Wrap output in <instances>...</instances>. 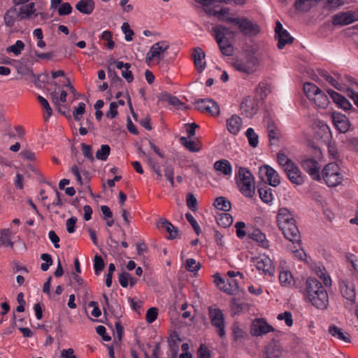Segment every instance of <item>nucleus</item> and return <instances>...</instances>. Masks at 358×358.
Returning <instances> with one entry per match:
<instances>
[{
  "label": "nucleus",
  "instance_id": "55",
  "mask_svg": "<svg viewBox=\"0 0 358 358\" xmlns=\"http://www.w3.org/2000/svg\"><path fill=\"white\" fill-rule=\"evenodd\" d=\"M201 267L199 263H197L194 259H187L186 260L185 268L189 272H196Z\"/></svg>",
  "mask_w": 358,
  "mask_h": 358
},
{
  "label": "nucleus",
  "instance_id": "10",
  "mask_svg": "<svg viewBox=\"0 0 358 358\" xmlns=\"http://www.w3.org/2000/svg\"><path fill=\"white\" fill-rule=\"evenodd\" d=\"M357 20L355 12H341L332 17L334 25L345 26Z\"/></svg>",
  "mask_w": 358,
  "mask_h": 358
},
{
  "label": "nucleus",
  "instance_id": "11",
  "mask_svg": "<svg viewBox=\"0 0 358 358\" xmlns=\"http://www.w3.org/2000/svg\"><path fill=\"white\" fill-rule=\"evenodd\" d=\"M255 266L259 271H262L264 274L273 275L275 268L273 266L272 260L266 255H261L256 259Z\"/></svg>",
  "mask_w": 358,
  "mask_h": 358
},
{
  "label": "nucleus",
  "instance_id": "1",
  "mask_svg": "<svg viewBox=\"0 0 358 358\" xmlns=\"http://www.w3.org/2000/svg\"><path fill=\"white\" fill-rule=\"evenodd\" d=\"M260 64V60L257 56V50L255 48H247L240 58H237L232 64L234 68L247 75L255 73Z\"/></svg>",
  "mask_w": 358,
  "mask_h": 358
},
{
  "label": "nucleus",
  "instance_id": "33",
  "mask_svg": "<svg viewBox=\"0 0 358 358\" xmlns=\"http://www.w3.org/2000/svg\"><path fill=\"white\" fill-rule=\"evenodd\" d=\"M35 3L31 2L20 8V10L17 11L18 17L20 18V20L27 19L29 18L30 16L35 13Z\"/></svg>",
  "mask_w": 358,
  "mask_h": 358
},
{
  "label": "nucleus",
  "instance_id": "19",
  "mask_svg": "<svg viewBox=\"0 0 358 358\" xmlns=\"http://www.w3.org/2000/svg\"><path fill=\"white\" fill-rule=\"evenodd\" d=\"M306 295L308 299L316 294L321 289H325L321 282L314 278H308L306 282Z\"/></svg>",
  "mask_w": 358,
  "mask_h": 358
},
{
  "label": "nucleus",
  "instance_id": "27",
  "mask_svg": "<svg viewBox=\"0 0 358 358\" xmlns=\"http://www.w3.org/2000/svg\"><path fill=\"white\" fill-rule=\"evenodd\" d=\"M265 353V358H279L281 355V347L277 341L273 340L266 347Z\"/></svg>",
  "mask_w": 358,
  "mask_h": 358
},
{
  "label": "nucleus",
  "instance_id": "22",
  "mask_svg": "<svg viewBox=\"0 0 358 358\" xmlns=\"http://www.w3.org/2000/svg\"><path fill=\"white\" fill-rule=\"evenodd\" d=\"M242 120L241 118L234 115L227 120V127L228 131L232 134H237L241 127Z\"/></svg>",
  "mask_w": 358,
  "mask_h": 358
},
{
  "label": "nucleus",
  "instance_id": "4",
  "mask_svg": "<svg viewBox=\"0 0 358 358\" xmlns=\"http://www.w3.org/2000/svg\"><path fill=\"white\" fill-rule=\"evenodd\" d=\"M322 177L329 187H335L341 182V176L338 172V166L336 164H328L322 171Z\"/></svg>",
  "mask_w": 358,
  "mask_h": 358
},
{
  "label": "nucleus",
  "instance_id": "3",
  "mask_svg": "<svg viewBox=\"0 0 358 358\" xmlns=\"http://www.w3.org/2000/svg\"><path fill=\"white\" fill-rule=\"evenodd\" d=\"M226 21L237 26L245 36L253 37L260 31L259 25L247 17H227Z\"/></svg>",
  "mask_w": 358,
  "mask_h": 358
},
{
  "label": "nucleus",
  "instance_id": "54",
  "mask_svg": "<svg viewBox=\"0 0 358 358\" xmlns=\"http://www.w3.org/2000/svg\"><path fill=\"white\" fill-rule=\"evenodd\" d=\"M41 259L45 262L41 264V268L42 271H46L53 264L52 257L49 254L43 253L41 255Z\"/></svg>",
  "mask_w": 358,
  "mask_h": 358
},
{
  "label": "nucleus",
  "instance_id": "39",
  "mask_svg": "<svg viewBox=\"0 0 358 358\" xmlns=\"http://www.w3.org/2000/svg\"><path fill=\"white\" fill-rule=\"evenodd\" d=\"M214 206L218 210L224 212L229 211L231 208V202L224 196L217 197L215 201Z\"/></svg>",
  "mask_w": 358,
  "mask_h": 358
},
{
  "label": "nucleus",
  "instance_id": "47",
  "mask_svg": "<svg viewBox=\"0 0 358 358\" xmlns=\"http://www.w3.org/2000/svg\"><path fill=\"white\" fill-rule=\"evenodd\" d=\"M245 136L248 140L249 144L252 148H256L259 143V136L255 132L252 128H249L245 132Z\"/></svg>",
  "mask_w": 358,
  "mask_h": 358
},
{
  "label": "nucleus",
  "instance_id": "44",
  "mask_svg": "<svg viewBox=\"0 0 358 358\" xmlns=\"http://www.w3.org/2000/svg\"><path fill=\"white\" fill-rule=\"evenodd\" d=\"M164 172L166 178L169 181L171 187H174V168L168 161H166L164 164Z\"/></svg>",
  "mask_w": 358,
  "mask_h": 358
},
{
  "label": "nucleus",
  "instance_id": "7",
  "mask_svg": "<svg viewBox=\"0 0 358 358\" xmlns=\"http://www.w3.org/2000/svg\"><path fill=\"white\" fill-rule=\"evenodd\" d=\"M340 290L342 296L350 303V305L355 303V285L350 279L342 280L340 284Z\"/></svg>",
  "mask_w": 358,
  "mask_h": 358
},
{
  "label": "nucleus",
  "instance_id": "40",
  "mask_svg": "<svg viewBox=\"0 0 358 358\" xmlns=\"http://www.w3.org/2000/svg\"><path fill=\"white\" fill-rule=\"evenodd\" d=\"M266 129L270 140L278 138L280 136V131L272 120L269 119L267 120Z\"/></svg>",
  "mask_w": 358,
  "mask_h": 358
},
{
  "label": "nucleus",
  "instance_id": "16",
  "mask_svg": "<svg viewBox=\"0 0 358 358\" xmlns=\"http://www.w3.org/2000/svg\"><path fill=\"white\" fill-rule=\"evenodd\" d=\"M216 29L217 30V31H220L217 29ZM215 39L220 47V51L224 55L231 56L233 55L234 48L226 36H223L221 32H218Z\"/></svg>",
  "mask_w": 358,
  "mask_h": 358
},
{
  "label": "nucleus",
  "instance_id": "8",
  "mask_svg": "<svg viewBox=\"0 0 358 358\" xmlns=\"http://www.w3.org/2000/svg\"><path fill=\"white\" fill-rule=\"evenodd\" d=\"M279 229L282 231L285 237L289 241H292L293 243H299L301 242V235L296 225V222L280 226Z\"/></svg>",
  "mask_w": 358,
  "mask_h": 358
},
{
  "label": "nucleus",
  "instance_id": "24",
  "mask_svg": "<svg viewBox=\"0 0 358 358\" xmlns=\"http://www.w3.org/2000/svg\"><path fill=\"white\" fill-rule=\"evenodd\" d=\"M192 57L198 71L201 72L206 67V62H203V59L205 58V52L201 50V48L196 47L194 49Z\"/></svg>",
  "mask_w": 358,
  "mask_h": 358
},
{
  "label": "nucleus",
  "instance_id": "9",
  "mask_svg": "<svg viewBox=\"0 0 358 358\" xmlns=\"http://www.w3.org/2000/svg\"><path fill=\"white\" fill-rule=\"evenodd\" d=\"M169 45L168 42L162 41L155 43L146 55V62L150 63L153 59H162V55L168 50Z\"/></svg>",
  "mask_w": 358,
  "mask_h": 358
},
{
  "label": "nucleus",
  "instance_id": "34",
  "mask_svg": "<svg viewBox=\"0 0 358 358\" xmlns=\"http://www.w3.org/2000/svg\"><path fill=\"white\" fill-rule=\"evenodd\" d=\"M187 138H188L184 136L181 137L180 138L181 144L190 152H199L201 148V143L198 141L196 142L194 141L188 140Z\"/></svg>",
  "mask_w": 358,
  "mask_h": 358
},
{
  "label": "nucleus",
  "instance_id": "64",
  "mask_svg": "<svg viewBox=\"0 0 358 358\" xmlns=\"http://www.w3.org/2000/svg\"><path fill=\"white\" fill-rule=\"evenodd\" d=\"M198 358H210V355L208 349L204 345H201L198 352Z\"/></svg>",
  "mask_w": 358,
  "mask_h": 358
},
{
  "label": "nucleus",
  "instance_id": "13",
  "mask_svg": "<svg viewBox=\"0 0 358 358\" xmlns=\"http://www.w3.org/2000/svg\"><path fill=\"white\" fill-rule=\"evenodd\" d=\"M303 169L306 171L313 179L319 180L320 176L319 173L320 167L316 160L312 158H308L301 161Z\"/></svg>",
  "mask_w": 358,
  "mask_h": 358
},
{
  "label": "nucleus",
  "instance_id": "41",
  "mask_svg": "<svg viewBox=\"0 0 358 358\" xmlns=\"http://www.w3.org/2000/svg\"><path fill=\"white\" fill-rule=\"evenodd\" d=\"M320 90L317 86L311 83H306L303 85V92L310 101L312 100L313 96H315Z\"/></svg>",
  "mask_w": 358,
  "mask_h": 358
},
{
  "label": "nucleus",
  "instance_id": "59",
  "mask_svg": "<svg viewBox=\"0 0 358 358\" xmlns=\"http://www.w3.org/2000/svg\"><path fill=\"white\" fill-rule=\"evenodd\" d=\"M185 217H186L187 220L189 222V223L193 227L195 233L197 235H199L201 234V228L199 226L197 222L196 221V220L193 217V215L192 214H190L189 213H186Z\"/></svg>",
  "mask_w": 358,
  "mask_h": 358
},
{
  "label": "nucleus",
  "instance_id": "35",
  "mask_svg": "<svg viewBox=\"0 0 358 358\" xmlns=\"http://www.w3.org/2000/svg\"><path fill=\"white\" fill-rule=\"evenodd\" d=\"M18 17V13L15 7H11L4 15V22L7 27H13L16 18Z\"/></svg>",
  "mask_w": 358,
  "mask_h": 358
},
{
  "label": "nucleus",
  "instance_id": "63",
  "mask_svg": "<svg viewBox=\"0 0 358 358\" xmlns=\"http://www.w3.org/2000/svg\"><path fill=\"white\" fill-rule=\"evenodd\" d=\"M278 320H285V324L288 327H291L293 324L292 315L291 312L285 311L283 313H280L277 317Z\"/></svg>",
  "mask_w": 358,
  "mask_h": 358
},
{
  "label": "nucleus",
  "instance_id": "61",
  "mask_svg": "<svg viewBox=\"0 0 358 358\" xmlns=\"http://www.w3.org/2000/svg\"><path fill=\"white\" fill-rule=\"evenodd\" d=\"M72 7L69 3L65 2L61 4L57 8L58 13L60 16L69 15L72 12Z\"/></svg>",
  "mask_w": 358,
  "mask_h": 358
},
{
  "label": "nucleus",
  "instance_id": "49",
  "mask_svg": "<svg viewBox=\"0 0 358 358\" xmlns=\"http://www.w3.org/2000/svg\"><path fill=\"white\" fill-rule=\"evenodd\" d=\"M280 282L283 286L290 285L293 281L292 273L288 271H282L279 275Z\"/></svg>",
  "mask_w": 358,
  "mask_h": 358
},
{
  "label": "nucleus",
  "instance_id": "37",
  "mask_svg": "<svg viewBox=\"0 0 358 358\" xmlns=\"http://www.w3.org/2000/svg\"><path fill=\"white\" fill-rule=\"evenodd\" d=\"M318 0H296L295 8L296 10L307 12L308 11Z\"/></svg>",
  "mask_w": 358,
  "mask_h": 358
},
{
  "label": "nucleus",
  "instance_id": "5",
  "mask_svg": "<svg viewBox=\"0 0 358 358\" xmlns=\"http://www.w3.org/2000/svg\"><path fill=\"white\" fill-rule=\"evenodd\" d=\"M196 108L201 112H206L213 116L220 115L218 104L211 99H201L195 101Z\"/></svg>",
  "mask_w": 358,
  "mask_h": 358
},
{
  "label": "nucleus",
  "instance_id": "15",
  "mask_svg": "<svg viewBox=\"0 0 358 358\" xmlns=\"http://www.w3.org/2000/svg\"><path fill=\"white\" fill-rule=\"evenodd\" d=\"M241 109L247 117H252L257 112V102L254 99L247 97L241 103Z\"/></svg>",
  "mask_w": 358,
  "mask_h": 358
},
{
  "label": "nucleus",
  "instance_id": "50",
  "mask_svg": "<svg viewBox=\"0 0 358 358\" xmlns=\"http://www.w3.org/2000/svg\"><path fill=\"white\" fill-rule=\"evenodd\" d=\"M24 48V43L22 41H17L14 45L8 46L6 48V51L8 52H13L15 55H18L21 53Z\"/></svg>",
  "mask_w": 358,
  "mask_h": 358
},
{
  "label": "nucleus",
  "instance_id": "2",
  "mask_svg": "<svg viewBox=\"0 0 358 358\" xmlns=\"http://www.w3.org/2000/svg\"><path fill=\"white\" fill-rule=\"evenodd\" d=\"M236 183L240 192L246 197L251 198L255 193L254 177L252 173L244 167L238 169L236 175Z\"/></svg>",
  "mask_w": 358,
  "mask_h": 358
},
{
  "label": "nucleus",
  "instance_id": "57",
  "mask_svg": "<svg viewBox=\"0 0 358 358\" xmlns=\"http://www.w3.org/2000/svg\"><path fill=\"white\" fill-rule=\"evenodd\" d=\"M148 164L150 166L152 171L157 174V179L162 180V173L160 170L159 164L157 162H154L151 157H148Z\"/></svg>",
  "mask_w": 358,
  "mask_h": 358
},
{
  "label": "nucleus",
  "instance_id": "32",
  "mask_svg": "<svg viewBox=\"0 0 358 358\" xmlns=\"http://www.w3.org/2000/svg\"><path fill=\"white\" fill-rule=\"evenodd\" d=\"M318 73L321 77L324 78L329 84H331L338 90L343 91L345 89L344 85L340 83L335 78L331 76L327 71L320 69L318 71Z\"/></svg>",
  "mask_w": 358,
  "mask_h": 358
},
{
  "label": "nucleus",
  "instance_id": "36",
  "mask_svg": "<svg viewBox=\"0 0 358 358\" xmlns=\"http://www.w3.org/2000/svg\"><path fill=\"white\" fill-rule=\"evenodd\" d=\"M180 341L181 339L176 332L171 334L168 338L169 345L171 351L173 353V358H176L177 357L178 352V344Z\"/></svg>",
  "mask_w": 358,
  "mask_h": 358
},
{
  "label": "nucleus",
  "instance_id": "17",
  "mask_svg": "<svg viewBox=\"0 0 358 358\" xmlns=\"http://www.w3.org/2000/svg\"><path fill=\"white\" fill-rule=\"evenodd\" d=\"M289 180L296 185H301L304 182V176L299 167L294 164L285 171Z\"/></svg>",
  "mask_w": 358,
  "mask_h": 358
},
{
  "label": "nucleus",
  "instance_id": "30",
  "mask_svg": "<svg viewBox=\"0 0 358 358\" xmlns=\"http://www.w3.org/2000/svg\"><path fill=\"white\" fill-rule=\"evenodd\" d=\"M275 38L278 40L277 46L279 49L282 50L285 45L292 44L294 41V38L290 36L287 30L282 31L280 34L275 35Z\"/></svg>",
  "mask_w": 358,
  "mask_h": 358
},
{
  "label": "nucleus",
  "instance_id": "21",
  "mask_svg": "<svg viewBox=\"0 0 358 358\" xmlns=\"http://www.w3.org/2000/svg\"><path fill=\"white\" fill-rule=\"evenodd\" d=\"M327 93L330 96L331 99L336 104V106L343 110H348L351 108V104L349 101L343 95L338 94V92L329 90H327Z\"/></svg>",
  "mask_w": 358,
  "mask_h": 358
},
{
  "label": "nucleus",
  "instance_id": "14",
  "mask_svg": "<svg viewBox=\"0 0 358 358\" xmlns=\"http://www.w3.org/2000/svg\"><path fill=\"white\" fill-rule=\"evenodd\" d=\"M308 299L311 302L313 306L322 310L327 308L329 302L328 294L325 289H321L316 294H314Z\"/></svg>",
  "mask_w": 358,
  "mask_h": 358
},
{
  "label": "nucleus",
  "instance_id": "56",
  "mask_svg": "<svg viewBox=\"0 0 358 358\" xmlns=\"http://www.w3.org/2000/svg\"><path fill=\"white\" fill-rule=\"evenodd\" d=\"M85 113V104L83 102L78 103V107L75 108L73 111V118L79 121L82 115Z\"/></svg>",
  "mask_w": 358,
  "mask_h": 358
},
{
  "label": "nucleus",
  "instance_id": "6",
  "mask_svg": "<svg viewBox=\"0 0 358 358\" xmlns=\"http://www.w3.org/2000/svg\"><path fill=\"white\" fill-rule=\"evenodd\" d=\"M209 317L212 324L217 328V332L220 337L225 334L224 315L220 309L209 308Z\"/></svg>",
  "mask_w": 358,
  "mask_h": 358
},
{
  "label": "nucleus",
  "instance_id": "12",
  "mask_svg": "<svg viewBox=\"0 0 358 358\" xmlns=\"http://www.w3.org/2000/svg\"><path fill=\"white\" fill-rule=\"evenodd\" d=\"M273 331V327L269 325L264 319L255 320L251 326V334L256 336Z\"/></svg>",
  "mask_w": 358,
  "mask_h": 358
},
{
  "label": "nucleus",
  "instance_id": "62",
  "mask_svg": "<svg viewBox=\"0 0 358 358\" xmlns=\"http://www.w3.org/2000/svg\"><path fill=\"white\" fill-rule=\"evenodd\" d=\"M158 309L155 307L149 308L146 313V321L148 323H152L157 317Z\"/></svg>",
  "mask_w": 358,
  "mask_h": 358
},
{
  "label": "nucleus",
  "instance_id": "29",
  "mask_svg": "<svg viewBox=\"0 0 358 358\" xmlns=\"http://www.w3.org/2000/svg\"><path fill=\"white\" fill-rule=\"evenodd\" d=\"M329 334L334 338L343 341L345 343H350V336L348 333H344L342 329L336 325H330L329 327Z\"/></svg>",
  "mask_w": 358,
  "mask_h": 358
},
{
  "label": "nucleus",
  "instance_id": "48",
  "mask_svg": "<svg viewBox=\"0 0 358 358\" xmlns=\"http://www.w3.org/2000/svg\"><path fill=\"white\" fill-rule=\"evenodd\" d=\"M110 152V148L108 145H102L96 152V158L101 161H106Z\"/></svg>",
  "mask_w": 358,
  "mask_h": 358
},
{
  "label": "nucleus",
  "instance_id": "28",
  "mask_svg": "<svg viewBox=\"0 0 358 358\" xmlns=\"http://www.w3.org/2000/svg\"><path fill=\"white\" fill-rule=\"evenodd\" d=\"M310 101L313 103L317 107L321 108H327L329 103V100L327 95L321 90H320L315 96H313V98Z\"/></svg>",
  "mask_w": 358,
  "mask_h": 358
},
{
  "label": "nucleus",
  "instance_id": "20",
  "mask_svg": "<svg viewBox=\"0 0 358 358\" xmlns=\"http://www.w3.org/2000/svg\"><path fill=\"white\" fill-rule=\"evenodd\" d=\"M260 171H265L268 184L273 187H277L280 183V176L278 172L268 165H264L260 167Z\"/></svg>",
  "mask_w": 358,
  "mask_h": 358
},
{
  "label": "nucleus",
  "instance_id": "38",
  "mask_svg": "<svg viewBox=\"0 0 358 358\" xmlns=\"http://www.w3.org/2000/svg\"><path fill=\"white\" fill-rule=\"evenodd\" d=\"M159 99L162 101H167L169 104L177 108H179L183 105V103L176 96H172L166 92H163L160 94Z\"/></svg>",
  "mask_w": 358,
  "mask_h": 358
},
{
  "label": "nucleus",
  "instance_id": "58",
  "mask_svg": "<svg viewBox=\"0 0 358 358\" xmlns=\"http://www.w3.org/2000/svg\"><path fill=\"white\" fill-rule=\"evenodd\" d=\"M81 148L84 157L91 162H93L94 160V157L92 155V147L85 143H82Z\"/></svg>",
  "mask_w": 358,
  "mask_h": 358
},
{
  "label": "nucleus",
  "instance_id": "43",
  "mask_svg": "<svg viewBox=\"0 0 358 358\" xmlns=\"http://www.w3.org/2000/svg\"><path fill=\"white\" fill-rule=\"evenodd\" d=\"M258 192L263 202L268 203L273 201V196L272 194V189L271 188L268 187L264 188H259L258 189Z\"/></svg>",
  "mask_w": 358,
  "mask_h": 358
},
{
  "label": "nucleus",
  "instance_id": "60",
  "mask_svg": "<svg viewBox=\"0 0 358 358\" xmlns=\"http://www.w3.org/2000/svg\"><path fill=\"white\" fill-rule=\"evenodd\" d=\"M187 206L194 212L197 210V200L192 193H188L187 195Z\"/></svg>",
  "mask_w": 358,
  "mask_h": 358
},
{
  "label": "nucleus",
  "instance_id": "23",
  "mask_svg": "<svg viewBox=\"0 0 358 358\" xmlns=\"http://www.w3.org/2000/svg\"><path fill=\"white\" fill-rule=\"evenodd\" d=\"M277 222L278 227H280L285 224L294 222L295 220L288 209L282 208L278 211Z\"/></svg>",
  "mask_w": 358,
  "mask_h": 358
},
{
  "label": "nucleus",
  "instance_id": "42",
  "mask_svg": "<svg viewBox=\"0 0 358 358\" xmlns=\"http://www.w3.org/2000/svg\"><path fill=\"white\" fill-rule=\"evenodd\" d=\"M233 222L232 216L227 213H222L217 217V223L220 227L227 228L231 225Z\"/></svg>",
  "mask_w": 358,
  "mask_h": 358
},
{
  "label": "nucleus",
  "instance_id": "53",
  "mask_svg": "<svg viewBox=\"0 0 358 358\" xmlns=\"http://www.w3.org/2000/svg\"><path fill=\"white\" fill-rule=\"evenodd\" d=\"M166 224V231L169 234V239H175L179 238V231L177 227H174L171 222H165Z\"/></svg>",
  "mask_w": 358,
  "mask_h": 358
},
{
  "label": "nucleus",
  "instance_id": "26",
  "mask_svg": "<svg viewBox=\"0 0 358 358\" xmlns=\"http://www.w3.org/2000/svg\"><path fill=\"white\" fill-rule=\"evenodd\" d=\"M215 170L224 176H229L232 173V167L230 162L227 159H220L214 163Z\"/></svg>",
  "mask_w": 358,
  "mask_h": 358
},
{
  "label": "nucleus",
  "instance_id": "45",
  "mask_svg": "<svg viewBox=\"0 0 358 358\" xmlns=\"http://www.w3.org/2000/svg\"><path fill=\"white\" fill-rule=\"evenodd\" d=\"M279 165L282 167L284 171L287 170L294 163L284 153L279 152L277 156Z\"/></svg>",
  "mask_w": 358,
  "mask_h": 358
},
{
  "label": "nucleus",
  "instance_id": "52",
  "mask_svg": "<svg viewBox=\"0 0 358 358\" xmlns=\"http://www.w3.org/2000/svg\"><path fill=\"white\" fill-rule=\"evenodd\" d=\"M94 272L96 275H99L100 273V272L103 270L104 266H105L103 259L101 256L96 255L94 257Z\"/></svg>",
  "mask_w": 358,
  "mask_h": 358
},
{
  "label": "nucleus",
  "instance_id": "51",
  "mask_svg": "<svg viewBox=\"0 0 358 358\" xmlns=\"http://www.w3.org/2000/svg\"><path fill=\"white\" fill-rule=\"evenodd\" d=\"M229 289H225L224 292L230 294L234 295L238 293V285L236 280L234 278H229L227 280Z\"/></svg>",
  "mask_w": 358,
  "mask_h": 358
},
{
  "label": "nucleus",
  "instance_id": "31",
  "mask_svg": "<svg viewBox=\"0 0 358 358\" xmlns=\"http://www.w3.org/2000/svg\"><path fill=\"white\" fill-rule=\"evenodd\" d=\"M248 236L250 238L259 243L264 248H266L268 245L265 235L259 229H253L252 231H249Z\"/></svg>",
  "mask_w": 358,
  "mask_h": 358
},
{
  "label": "nucleus",
  "instance_id": "46",
  "mask_svg": "<svg viewBox=\"0 0 358 358\" xmlns=\"http://www.w3.org/2000/svg\"><path fill=\"white\" fill-rule=\"evenodd\" d=\"M108 78L110 80L111 86L121 85L122 80L118 76L117 73L110 66L107 67Z\"/></svg>",
  "mask_w": 358,
  "mask_h": 358
},
{
  "label": "nucleus",
  "instance_id": "18",
  "mask_svg": "<svg viewBox=\"0 0 358 358\" xmlns=\"http://www.w3.org/2000/svg\"><path fill=\"white\" fill-rule=\"evenodd\" d=\"M332 119L335 127L340 132L345 133L348 131L350 122L345 115L340 113H333Z\"/></svg>",
  "mask_w": 358,
  "mask_h": 358
},
{
  "label": "nucleus",
  "instance_id": "25",
  "mask_svg": "<svg viewBox=\"0 0 358 358\" xmlns=\"http://www.w3.org/2000/svg\"><path fill=\"white\" fill-rule=\"evenodd\" d=\"M95 3L93 0H80L76 5V8L81 13L90 15L94 10Z\"/></svg>",
  "mask_w": 358,
  "mask_h": 358
}]
</instances>
